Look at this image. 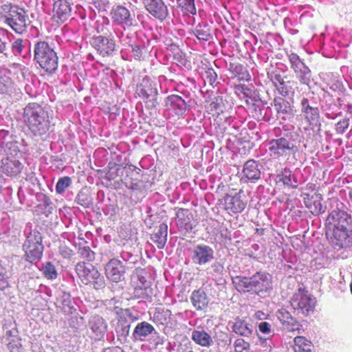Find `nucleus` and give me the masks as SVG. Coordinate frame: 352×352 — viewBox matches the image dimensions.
<instances>
[{
    "instance_id": "nucleus-1",
    "label": "nucleus",
    "mask_w": 352,
    "mask_h": 352,
    "mask_svg": "<svg viewBox=\"0 0 352 352\" xmlns=\"http://www.w3.org/2000/svg\"><path fill=\"white\" fill-rule=\"evenodd\" d=\"M351 219L346 211L338 208L329 213L326 219V236L335 248L352 245V230L347 228Z\"/></svg>"
},
{
    "instance_id": "nucleus-2",
    "label": "nucleus",
    "mask_w": 352,
    "mask_h": 352,
    "mask_svg": "<svg viewBox=\"0 0 352 352\" xmlns=\"http://www.w3.org/2000/svg\"><path fill=\"white\" fill-rule=\"evenodd\" d=\"M232 283L241 294L261 295L272 289V276L264 272H256L249 277L236 276L232 279Z\"/></svg>"
},
{
    "instance_id": "nucleus-3",
    "label": "nucleus",
    "mask_w": 352,
    "mask_h": 352,
    "mask_svg": "<svg viewBox=\"0 0 352 352\" xmlns=\"http://www.w3.org/2000/svg\"><path fill=\"white\" fill-rule=\"evenodd\" d=\"M23 120L34 136H46L50 129L48 111L41 104L29 103L23 109Z\"/></svg>"
},
{
    "instance_id": "nucleus-4",
    "label": "nucleus",
    "mask_w": 352,
    "mask_h": 352,
    "mask_svg": "<svg viewBox=\"0 0 352 352\" xmlns=\"http://www.w3.org/2000/svg\"><path fill=\"white\" fill-rule=\"evenodd\" d=\"M0 17L13 31L19 34L27 31L31 22L26 10L12 3L1 6Z\"/></svg>"
},
{
    "instance_id": "nucleus-5",
    "label": "nucleus",
    "mask_w": 352,
    "mask_h": 352,
    "mask_svg": "<svg viewBox=\"0 0 352 352\" xmlns=\"http://www.w3.org/2000/svg\"><path fill=\"white\" fill-rule=\"evenodd\" d=\"M34 60L49 74L54 73L58 63L56 52L46 41H38L34 45Z\"/></svg>"
},
{
    "instance_id": "nucleus-6",
    "label": "nucleus",
    "mask_w": 352,
    "mask_h": 352,
    "mask_svg": "<svg viewBox=\"0 0 352 352\" xmlns=\"http://www.w3.org/2000/svg\"><path fill=\"white\" fill-rule=\"evenodd\" d=\"M75 270L78 277L84 285L91 286L96 290L105 287L104 276L92 264L84 261L78 262L76 265Z\"/></svg>"
},
{
    "instance_id": "nucleus-7",
    "label": "nucleus",
    "mask_w": 352,
    "mask_h": 352,
    "mask_svg": "<svg viewBox=\"0 0 352 352\" xmlns=\"http://www.w3.org/2000/svg\"><path fill=\"white\" fill-rule=\"evenodd\" d=\"M290 304L298 314L307 316L314 313L316 305V299L305 289L299 288L293 294Z\"/></svg>"
},
{
    "instance_id": "nucleus-8",
    "label": "nucleus",
    "mask_w": 352,
    "mask_h": 352,
    "mask_svg": "<svg viewBox=\"0 0 352 352\" xmlns=\"http://www.w3.org/2000/svg\"><path fill=\"white\" fill-rule=\"evenodd\" d=\"M42 241V235L38 230L34 229L29 233L23 246L28 261L32 263L42 257L43 252Z\"/></svg>"
},
{
    "instance_id": "nucleus-9",
    "label": "nucleus",
    "mask_w": 352,
    "mask_h": 352,
    "mask_svg": "<svg viewBox=\"0 0 352 352\" xmlns=\"http://www.w3.org/2000/svg\"><path fill=\"white\" fill-rule=\"evenodd\" d=\"M108 25V23L106 25L102 23L100 27L97 28V32L102 35L95 36L92 38V45L102 56L109 55L116 48L115 41L108 38L111 35L107 29Z\"/></svg>"
},
{
    "instance_id": "nucleus-10",
    "label": "nucleus",
    "mask_w": 352,
    "mask_h": 352,
    "mask_svg": "<svg viewBox=\"0 0 352 352\" xmlns=\"http://www.w3.org/2000/svg\"><path fill=\"white\" fill-rule=\"evenodd\" d=\"M270 155L274 159L287 158L296 151V146L285 137L272 139L269 142Z\"/></svg>"
},
{
    "instance_id": "nucleus-11",
    "label": "nucleus",
    "mask_w": 352,
    "mask_h": 352,
    "mask_svg": "<svg viewBox=\"0 0 352 352\" xmlns=\"http://www.w3.org/2000/svg\"><path fill=\"white\" fill-rule=\"evenodd\" d=\"M111 19L124 30L131 31L138 27V20L135 14L122 6H117L112 9Z\"/></svg>"
},
{
    "instance_id": "nucleus-12",
    "label": "nucleus",
    "mask_w": 352,
    "mask_h": 352,
    "mask_svg": "<svg viewBox=\"0 0 352 352\" xmlns=\"http://www.w3.org/2000/svg\"><path fill=\"white\" fill-rule=\"evenodd\" d=\"M21 158V153L19 151H10L1 160V172L10 177L19 175L23 168V165L20 162Z\"/></svg>"
},
{
    "instance_id": "nucleus-13",
    "label": "nucleus",
    "mask_w": 352,
    "mask_h": 352,
    "mask_svg": "<svg viewBox=\"0 0 352 352\" xmlns=\"http://www.w3.org/2000/svg\"><path fill=\"white\" fill-rule=\"evenodd\" d=\"M225 104L222 97H215L212 102L206 105V112L213 118L214 124L219 128L225 129L228 121V113L225 111Z\"/></svg>"
},
{
    "instance_id": "nucleus-14",
    "label": "nucleus",
    "mask_w": 352,
    "mask_h": 352,
    "mask_svg": "<svg viewBox=\"0 0 352 352\" xmlns=\"http://www.w3.org/2000/svg\"><path fill=\"white\" fill-rule=\"evenodd\" d=\"M137 93L141 97L148 109H154L157 104V93L153 82L144 78L142 82L137 86Z\"/></svg>"
},
{
    "instance_id": "nucleus-15",
    "label": "nucleus",
    "mask_w": 352,
    "mask_h": 352,
    "mask_svg": "<svg viewBox=\"0 0 352 352\" xmlns=\"http://www.w3.org/2000/svg\"><path fill=\"white\" fill-rule=\"evenodd\" d=\"M220 204L223 208L229 214L240 213L246 208L247 201L241 195V192L234 195H226L220 200Z\"/></svg>"
},
{
    "instance_id": "nucleus-16",
    "label": "nucleus",
    "mask_w": 352,
    "mask_h": 352,
    "mask_svg": "<svg viewBox=\"0 0 352 352\" xmlns=\"http://www.w3.org/2000/svg\"><path fill=\"white\" fill-rule=\"evenodd\" d=\"M126 172L123 183L131 190H139L143 187V182L140 179L141 169L132 164H126Z\"/></svg>"
},
{
    "instance_id": "nucleus-17",
    "label": "nucleus",
    "mask_w": 352,
    "mask_h": 352,
    "mask_svg": "<svg viewBox=\"0 0 352 352\" xmlns=\"http://www.w3.org/2000/svg\"><path fill=\"white\" fill-rule=\"evenodd\" d=\"M104 269L107 278L115 283L120 282L126 272V268L122 262L116 258L110 259Z\"/></svg>"
},
{
    "instance_id": "nucleus-18",
    "label": "nucleus",
    "mask_w": 352,
    "mask_h": 352,
    "mask_svg": "<svg viewBox=\"0 0 352 352\" xmlns=\"http://www.w3.org/2000/svg\"><path fill=\"white\" fill-rule=\"evenodd\" d=\"M322 196L321 194H305L303 197L306 208L313 214H320L325 211V208L322 204Z\"/></svg>"
},
{
    "instance_id": "nucleus-19",
    "label": "nucleus",
    "mask_w": 352,
    "mask_h": 352,
    "mask_svg": "<svg viewBox=\"0 0 352 352\" xmlns=\"http://www.w3.org/2000/svg\"><path fill=\"white\" fill-rule=\"evenodd\" d=\"M71 14V7L66 0H58L54 3L53 19L56 22L65 21Z\"/></svg>"
},
{
    "instance_id": "nucleus-20",
    "label": "nucleus",
    "mask_w": 352,
    "mask_h": 352,
    "mask_svg": "<svg viewBox=\"0 0 352 352\" xmlns=\"http://www.w3.org/2000/svg\"><path fill=\"white\" fill-rule=\"evenodd\" d=\"M213 258V250L208 245H197L193 251L192 259L195 263L205 264Z\"/></svg>"
},
{
    "instance_id": "nucleus-21",
    "label": "nucleus",
    "mask_w": 352,
    "mask_h": 352,
    "mask_svg": "<svg viewBox=\"0 0 352 352\" xmlns=\"http://www.w3.org/2000/svg\"><path fill=\"white\" fill-rule=\"evenodd\" d=\"M276 184L280 187H287L289 188H296L297 187V180L289 168H283L276 178Z\"/></svg>"
},
{
    "instance_id": "nucleus-22",
    "label": "nucleus",
    "mask_w": 352,
    "mask_h": 352,
    "mask_svg": "<svg viewBox=\"0 0 352 352\" xmlns=\"http://www.w3.org/2000/svg\"><path fill=\"white\" fill-rule=\"evenodd\" d=\"M167 234L168 226L162 223L155 228L153 233L151 236V240L159 249H162L166 245Z\"/></svg>"
},
{
    "instance_id": "nucleus-23",
    "label": "nucleus",
    "mask_w": 352,
    "mask_h": 352,
    "mask_svg": "<svg viewBox=\"0 0 352 352\" xmlns=\"http://www.w3.org/2000/svg\"><path fill=\"white\" fill-rule=\"evenodd\" d=\"M277 317L283 327L289 331H294L299 329V323L296 318H293L290 313L285 309L278 310Z\"/></svg>"
},
{
    "instance_id": "nucleus-24",
    "label": "nucleus",
    "mask_w": 352,
    "mask_h": 352,
    "mask_svg": "<svg viewBox=\"0 0 352 352\" xmlns=\"http://www.w3.org/2000/svg\"><path fill=\"white\" fill-rule=\"evenodd\" d=\"M146 10L153 16L160 20L165 19L168 14L167 7L160 0H151L146 5Z\"/></svg>"
},
{
    "instance_id": "nucleus-25",
    "label": "nucleus",
    "mask_w": 352,
    "mask_h": 352,
    "mask_svg": "<svg viewBox=\"0 0 352 352\" xmlns=\"http://www.w3.org/2000/svg\"><path fill=\"white\" fill-rule=\"evenodd\" d=\"M190 300L193 307L199 311L206 309L209 304L208 298L202 289H198L192 292Z\"/></svg>"
},
{
    "instance_id": "nucleus-26",
    "label": "nucleus",
    "mask_w": 352,
    "mask_h": 352,
    "mask_svg": "<svg viewBox=\"0 0 352 352\" xmlns=\"http://www.w3.org/2000/svg\"><path fill=\"white\" fill-rule=\"evenodd\" d=\"M229 69L232 74L233 77L239 81H249L251 79V76L246 67L239 63H230Z\"/></svg>"
},
{
    "instance_id": "nucleus-27",
    "label": "nucleus",
    "mask_w": 352,
    "mask_h": 352,
    "mask_svg": "<svg viewBox=\"0 0 352 352\" xmlns=\"http://www.w3.org/2000/svg\"><path fill=\"white\" fill-rule=\"evenodd\" d=\"M302 112L310 124L317 121L319 118V111L317 107H311L309 100L304 98L301 101Z\"/></svg>"
},
{
    "instance_id": "nucleus-28",
    "label": "nucleus",
    "mask_w": 352,
    "mask_h": 352,
    "mask_svg": "<svg viewBox=\"0 0 352 352\" xmlns=\"http://www.w3.org/2000/svg\"><path fill=\"white\" fill-rule=\"evenodd\" d=\"M243 173L244 175L250 180H255L260 178L261 171L256 161L248 160L243 166Z\"/></svg>"
},
{
    "instance_id": "nucleus-29",
    "label": "nucleus",
    "mask_w": 352,
    "mask_h": 352,
    "mask_svg": "<svg viewBox=\"0 0 352 352\" xmlns=\"http://www.w3.org/2000/svg\"><path fill=\"white\" fill-rule=\"evenodd\" d=\"M191 338L197 344L204 347H209L213 342L210 335L204 330H194Z\"/></svg>"
},
{
    "instance_id": "nucleus-30",
    "label": "nucleus",
    "mask_w": 352,
    "mask_h": 352,
    "mask_svg": "<svg viewBox=\"0 0 352 352\" xmlns=\"http://www.w3.org/2000/svg\"><path fill=\"white\" fill-rule=\"evenodd\" d=\"M192 214L190 210L179 208L176 212L177 224L181 229L187 230L190 226Z\"/></svg>"
},
{
    "instance_id": "nucleus-31",
    "label": "nucleus",
    "mask_w": 352,
    "mask_h": 352,
    "mask_svg": "<svg viewBox=\"0 0 352 352\" xmlns=\"http://www.w3.org/2000/svg\"><path fill=\"white\" fill-rule=\"evenodd\" d=\"M232 330L236 334L245 337L250 336L252 333L251 325L245 320L240 318L236 319Z\"/></svg>"
},
{
    "instance_id": "nucleus-32",
    "label": "nucleus",
    "mask_w": 352,
    "mask_h": 352,
    "mask_svg": "<svg viewBox=\"0 0 352 352\" xmlns=\"http://www.w3.org/2000/svg\"><path fill=\"white\" fill-rule=\"evenodd\" d=\"M154 331V327L147 322H142L138 323L135 327L133 337L135 340H142V338L146 337Z\"/></svg>"
},
{
    "instance_id": "nucleus-33",
    "label": "nucleus",
    "mask_w": 352,
    "mask_h": 352,
    "mask_svg": "<svg viewBox=\"0 0 352 352\" xmlns=\"http://www.w3.org/2000/svg\"><path fill=\"white\" fill-rule=\"evenodd\" d=\"M294 342V352H310L313 347L311 342L304 336H296Z\"/></svg>"
},
{
    "instance_id": "nucleus-34",
    "label": "nucleus",
    "mask_w": 352,
    "mask_h": 352,
    "mask_svg": "<svg viewBox=\"0 0 352 352\" xmlns=\"http://www.w3.org/2000/svg\"><path fill=\"white\" fill-rule=\"evenodd\" d=\"M133 294L134 298L137 299H148L152 295V288L150 286V283H146L145 285L137 283L134 287Z\"/></svg>"
},
{
    "instance_id": "nucleus-35",
    "label": "nucleus",
    "mask_w": 352,
    "mask_h": 352,
    "mask_svg": "<svg viewBox=\"0 0 352 352\" xmlns=\"http://www.w3.org/2000/svg\"><path fill=\"white\" fill-rule=\"evenodd\" d=\"M274 106L278 114H290L292 112V109L290 103L285 99L281 97H275L274 99Z\"/></svg>"
},
{
    "instance_id": "nucleus-36",
    "label": "nucleus",
    "mask_w": 352,
    "mask_h": 352,
    "mask_svg": "<svg viewBox=\"0 0 352 352\" xmlns=\"http://www.w3.org/2000/svg\"><path fill=\"white\" fill-rule=\"evenodd\" d=\"M89 325L91 329L96 335H100L106 330V323L104 319L99 316H94L89 320Z\"/></svg>"
},
{
    "instance_id": "nucleus-37",
    "label": "nucleus",
    "mask_w": 352,
    "mask_h": 352,
    "mask_svg": "<svg viewBox=\"0 0 352 352\" xmlns=\"http://www.w3.org/2000/svg\"><path fill=\"white\" fill-rule=\"evenodd\" d=\"M193 34L197 39L204 41H207L212 37L210 28L206 23L197 25L193 31Z\"/></svg>"
},
{
    "instance_id": "nucleus-38",
    "label": "nucleus",
    "mask_w": 352,
    "mask_h": 352,
    "mask_svg": "<svg viewBox=\"0 0 352 352\" xmlns=\"http://www.w3.org/2000/svg\"><path fill=\"white\" fill-rule=\"evenodd\" d=\"M168 100L177 114H182L186 111L187 104L182 97L177 95H173L169 96Z\"/></svg>"
},
{
    "instance_id": "nucleus-39",
    "label": "nucleus",
    "mask_w": 352,
    "mask_h": 352,
    "mask_svg": "<svg viewBox=\"0 0 352 352\" xmlns=\"http://www.w3.org/2000/svg\"><path fill=\"white\" fill-rule=\"evenodd\" d=\"M13 87L11 78L6 75L0 74V94H10Z\"/></svg>"
},
{
    "instance_id": "nucleus-40",
    "label": "nucleus",
    "mask_w": 352,
    "mask_h": 352,
    "mask_svg": "<svg viewBox=\"0 0 352 352\" xmlns=\"http://www.w3.org/2000/svg\"><path fill=\"white\" fill-rule=\"evenodd\" d=\"M178 6L186 14H196L195 0H177Z\"/></svg>"
},
{
    "instance_id": "nucleus-41",
    "label": "nucleus",
    "mask_w": 352,
    "mask_h": 352,
    "mask_svg": "<svg viewBox=\"0 0 352 352\" xmlns=\"http://www.w3.org/2000/svg\"><path fill=\"white\" fill-rule=\"evenodd\" d=\"M42 272L47 279H55L57 277V272L54 265L51 262H46L43 264Z\"/></svg>"
},
{
    "instance_id": "nucleus-42",
    "label": "nucleus",
    "mask_w": 352,
    "mask_h": 352,
    "mask_svg": "<svg viewBox=\"0 0 352 352\" xmlns=\"http://www.w3.org/2000/svg\"><path fill=\"white\" fill-rule=\"evenodd\" d=\"M294 82L285 81V80L276 87L278 91L283 96H288L294 93L293 88Z\"/></svg>"
},
{
    "instance_id": "nucleus-43",
    "label": "nucleus",
    "mask_w": 352,
    "mask_h": 352,
    "mask_svg": "<svg viewBox=\"0 0 352 352\" xmlns=\"http://www.w3.org/2000/svg\"><path fill=\"white\" fill-rule=\"evenodd\" d=\"M146 275L147 273L144 269L140 267L136 268L132 276L134 283L135 285H137V283H139V285L149 283L146 280Z\"/></svg>"
},
{
    "instance_id": "nucleus-44",
    "label": "nucleus",
    "mask_w": 352,
    "mask_h": 352,
    "mask_svg": "<svg viewBox=\"0 0 352 352\" xmlns=\"http://www.w3.org/2000/svg\"><path fill=\"white\" fill-rule=\"evenodd\" d=\"M297 78L299 79L300 82L302 85H308L310 82L311 71L308 67H305L304 69H300L295 72Z\"/></svg>"
},
{
    "instance_id": "nucleus-45",
    "label": "nucleus",
    "mask_w": 352,
    "mask_h": 352,
    "mask_svg": "<svg viewBox=\"0 0 352 352\" xmlns=\"http://www.w3.org/2000/svg\"><path fill=\"white\" fill-rule=\"evenodd\" d=\"M78 253L81 258L85 259L88 262L93 261L95 259V253L89 246L79 247Z\"/></svg>"
},
{
    "instance_id": "nucleus-46",
    "label": "nucleus",
    "mask_w": 352,
    "mask_h": 352,
    "mask_svg": "<svg viewBox=\"0 0 352 352\" xmlns=\"http://www.w3.org/2000/svg\"><path fill=\"white\" fill-rule=\"evenodd\" d=\"M289 60L292 65V68L294 70V72L304 69L306 67L305 64L300 59L299 56L295 54L292 53L289 55Z\"/></svg>"
},
{
    "instance_id": "nucleus-47",
    "label": "nucleus",
    "mask_w": 352,
    "mask_h": 352,
    "mask_svg": "<svg viewBox=\"0 0 352 352\" xmlns=\"http://www.w3.org/2000/svg\"><path fill=\"white\" fill-rule=\"evenodd\" d=\"M71 185V179L69 177H63L58 179L56 185V190L58 193H63L67 188Z\"/></svg>"
},
{
    "instance_id": "nucleus-48",
    "label": "nucleus",
    "mask_w": 352,
    "mask_h": 352,
    "mask_svg": "<svg viewBox=\"0 0 352 352\" xmlns=\"http://www.w3.org/2000/svg\"><path fill=\"white\" fill-rule=\"evenodd\" d=\"M105 178L109 181L118 179V164L109 163L108 170L105 174Z\"/></svg>"
},
{
    "instance_id": "nucleus-49",
    "label": "nucleus",
    "mask_w": 352,
    "mask_h": 352,
    "mask_svg": "<svg viewBox=\"0 0 352 352\" xmlns=\"http://www.w3.org/2000/svg\"><path fill=\"white\" fill-rule=\"evenodd\" d=\"M350 124V118L344 117L340 119L336 124V131L338 134H342L348 129Z\"/></svg>"
},
{
    "instance_id": "nucleus-50",
    "label": "nucleus",
    "mask_w": 352,
    "mask_h": 352,
    "mask_svg": "<svg viewBox=\"0 0 352 352\" xmlns=\"http://www.w3.org/2000/svg\"><path fill=\"white\" fill-rule=\"evenodd\" d=\"M177 65L179 67H189L190 62L186 58L185 54L182 52H179L173 56Z\"/></svg>"
},
{
    "instance_id": "nucleus-51",
    "label": "nucleus",
    "mask_w": 352,
    "mask_h": 352,
    "mask_svg": "<svg viewBox=\"0 0 352 352\" xmlns=\"http://www.w3.org/2000/svg\"><path fill=\"white\" fill-rule=\"evenodd\" d=\"M236 352H247L250 348V344L242 338H238L234 343Z\"/></svg>"
},
{
    "instance_id": "nucleus-52",
    "label": "nucleus",
    "mask_w": 352,
    "mask_h": 352,
    "mask_svg": "<svg viewBox=\"0 0 352 352\" xmlns=\"http://www.w3.org/2000/svg\"><path fill=\"white\" fill-rule=\"evenodd\" d=\"M301 196L305 197V194L311 193V194H320L318 192V186L316 184L313 182L308 183L305 188H301Z\"/></svg>"
},
{
    "instance_id": "nucleus-53",
    "label": "nucleus",
    "mask_w": 352,
    "mask_h": 352,
    "mask_svg": "<svg viewBox=\"0 0 352 352\" xmlns=\"http://www.w3.org/2000/svg\"><path fill=\"white\" fill-rule=\"evenodd\" d=\"M76 202L78 204L84 207H89L91 204L90 197L82 192H80L77 195Z\"/></svg>"
},
{
    "instance_id": "nucleus-54",
    "label": "nucleus",
    "mask_w": 352,
    "mask_h": 352,
    "mask_svg": "<svg viewBox=\"0 0 352 352\" xmlns=\"http://www.w3.org/2000/svg\"><path fill=\"white\" fill-rule=\"evenodd\" d=\"M217 75L212 68H208L204 74V80L207 81L210 85L217 81Z\"/></svg>"
},
{
    "instance_id": "nucleus-55",
    "label": "nucleus",
    "mask_w": 352,
    "mask_h": 352,
    "mask_svg": "<svg viewBox=\"0 0 352 352\" xmlns=\"http://www.w3.org/2000/svg\"><path fill=\"white\" fill-rule=\"evenodd\" d=\"M9 287L6 272L3 269L0 270V290H4Z\"/></svg>"
},
{
    "instance_id": "nucleus-56",
    "label": "nucleus",
    "mask_w": 352,
    "mask_h": 352,
    "mask_svg": "<svg viewBox=\"0 0 352 352\" xmlns=\"http://www.w3.org/2000/svg\"><path fill=\"white\" fill-rule=\"evenodd\" d=\"M12 47L14 52L21 54L24 47L23 40L22 38H17L13 42Z\"/></svg>"
},
{
    "instance_id": "nucleus-57",
    "label": "nucleus",
    "mask_w": 352,
    "mask_h": 352,
    "mask_svg": "<svg viewBox=\"0 0 352 352\" xmlns=\"http://www.w3.org/2000/svg\"><path fill=\"white\" fill-rule=\"evenodd\" d=\"M59 253L65 258H70L74 255V252L65 245L59 247Z\"/></svg>"
},
{
    "instance_id": "nucleus-58",
    "label": "nucleus",
    "mask_w": 352,
    "mask_h": 352,
    "mask_svg": "<svg viewBox=\"0 0 352 352\" xmlns=\"http://www.w3.org/2000/svg\"><path fill=\"white\" fill-rule=\"evenodd\" d=\"M271 80L276 87L284 80V77L280 73L273 72L271 74Z\"/></svg>"
},
{
    "instance_id": "nucleus-59",
    "label": "nucleus",
    "mask_w": 352,
    "mask_h": 352,
    "mask_svg": "<svg viewBox=\"0 0 352 352\" xmlns=\"http://www.w3.org/2000/svg\"><path fill=\"white\" fill-rule=\"evenodd\" d=\"M131 48L134 58L135 60H141V58L143 57L142 47L135 45H131Z\"/></svg>"
},
{
    "instance_id": "nucleus-60",
    "label": "nucleus",
    "mask_w": 352,
    "mask_h": 352,
    "mask_svg": "<svg viewBox=\"0 0 352 352\" xmlns=\"http://www.w3.org/2000/svg\"><path fill=\"white\" fill-rule=\"evenodd\" d=\"M166 45L167 50H169L172 53L173 56L181 51V50L179 49V47L177 45H176L175 43H170V42L168 41L167 40L166 41Z\"/></svg>"
},
{
    "instance_id": "nucleus-61",
    "label": "nucleus",
    "mask_w": 352,
    "mask_h": 352,
    "mask_svg": "<svg viewBox=\"0 0 352 352\" xmlns=\"http://www.w3.org/2000/svg\"><path fill=\"white\" fill-rule=\"evenodd\" d=\"M236 92L241 96L242 94L243 96V98L248 97V91H250V89L245 86V85H236L234 87Z\"/></svg>"
},
{
    "instance_id": "nucleus-62",
    "label": "nucleus",
    "mask_w": 352,
    "mask_h": 352,
    "mask_svg": "<svg viewBox=\"0 0 352 352\" xmlns=\"http://www.w3.org/2000/svg\"><path fill=\"white\" fill-rule=\"evenodd\" d=\"M258 329L261 332L264 334H270L271 333L270 325L267 322H261L258 324Z\"/></svg>"
},
{
    "instance_id": "nucleus-63",
    "label": "nucleus",
    "mask_w": 352,
    "mask_h": 352,
    "mask_svg": "<svg viewBox=\"0 0 352 352\" xmlns=\"http://www.w3.org/2000/svg\"><path fill=\"white\" fill-rule=\"evenodd\" d=\"M126 170V164L125 165H119L118 164V179L123 183V178H124L126 172L124 171Z\"/></svg>"
},
{
    "instance_id": "nucleus-64",
    "label": "nucleus",
    "mask_w": 352,
    "mask_h": 352,
    "mask_svg": "<svg viewBox=\"0 0 352 352\" xmlns=\"http://www.w3.org/2000/svg\"><path fill=\"white\" fill-rule=\"evenodd\" d=\"M103 352H120V351L118 348H107Z\"/></svg>"
}]
</instances>
